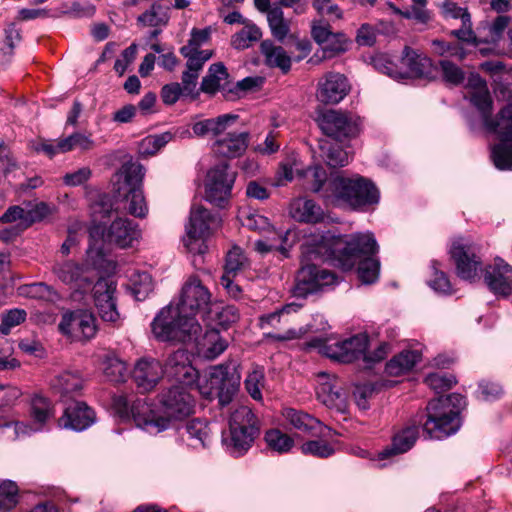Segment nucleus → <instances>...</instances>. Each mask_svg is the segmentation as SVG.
Wrapping results in <instances>:
<instances>
[{"mask_svg": "<svg viewBox=\"0 0 512 512\" xmlns=\"http://www.w3.org/2000/svg\"><path fill=\"white\" fill-rule=\"evenodd\" d=\"M192 386L171 385L157 395V404L145 398L131 401L118 396L114 406L121 417H132L136 426L151 435H157L175 426L194 413L195 399L190 393Z\"/></svg>", "mask_w": 512, "mask_h": 512, "instance_id": "f257e3e1", "label": "nucleus"}, {"mask_svg": "<svg viewBox=\"0 0 512 512\" xmlns=\"http://www.w3.org/2000/svg\"><path fill=\"white\" fill-rule=\"evenodd\" d=\"M306 246L309 254L332 256L343 270H350L357 264L358 278L363 284H373L379 278L380 262L375 257L379 247L370 232L339 236L319 234L315 239H307Z\"/></svg>", "mask_w": 512, "mask_h": 512, "instance_id": "f03ea898", "label": "nucleus"}, {"mask_svg": "<svg viewBox=\"0 0 512 512\" xmlns=\"http://www.w3.org/2000/svg\"><path fill=\"white\" fill-rule=\"evenodd\" d=\"M471 89L470 101L482 115L485 128L496 133L501 143L492 149L491 157L494 165L500 170L512 168V102L502 108L495 119H491L493 101L487 83L478 74L468 78Z\"/></svg>", "mask_w": 512, "mask_h": 512, "instance_id": "7ed1b4c3", "label": "nucleus"}, {"mask_svg": "<svg viewBox=\"0 0 512 512\" xmlns=\"http://www.w3.org/2000/svg\"><path fill=\"white\" fill-rule=\"evenodd\" d=\"M466 405L461 394L452 393L431 400L427 405V419L423 430L431 439H443L460 428L459 413Z\"/></svg>", "mask_w": 512, "mask_h": 512, "instance_id": "20e7f679", "label": "nucleus"}, {"mask_svg": "<svg viewBox=\"0 0 512 512\" xmlns=\"http://www.w3.org/2000/svg\"><path fill=\"white\" fill-rule=\"evenodd\" d=\"M145 168L140 163H124L116 173L114 192L117 197H124L128 203L126 209L134 217L144 218L148 206L142 190Z\"/></svg>", "mask_w": 512, "mask_h": 512, "instance_id": "39448f33", "label": "nucleus"}, {"mask_svg": "<svg viewBox=\"0 0 512 512\" xmlns=\"http://www.w3.org/2000/svg\"><path fill=\"white\" fill-rule=\"evenodd\" d=\"M259 434V421L248 406H239L230 415L229 432L223 436L226 450L235 457L244 455Z\"/></svg>", "mask_w": 512, "mask_h": 512, "instance_id": "423d86ee", "label": "nucleus"}, {"mask_svg": "<svg viewBox=\"0 0 512 512\" xmlns=\"http://www.w3.org/2000/svg\"><path fill=\"white\" fill-rule=\"evenodd\" d=\"M331 193L325 192L324 198L332 202H344L353 208L373 205L379 201V191L368 179L355 176L345 178L337 176L329 183Z\"/></svg>", "mask_w": 512, "mask_h": 512, "instance_id": "0eeeda50", "label": "nucleus"}, {"mask_svg": "<svg viewBox=\"0 0 512 512\" xmlns=\"http://www.w3.org/2000/svg\"><path fill=\"white\" fill-rule=\"evenodd\" d=\"M141 236L138 225L124 217L116 218L109 226L106 233L100 225H94L89 229L90 244L86 251L89 259L96 264V259L103 257L102 241L114 243L121 248L130 247Z\"/></svg>", "mask_w": 512, "mask_h": 512, "instance_id": "6e6552de", "label": "nucleus"}, {"mask_svg": "<svg viewBox=\"0 0 512 512\" xmlns=\"http://www.w3.org/2000/svg\"><path fill=\"white\" fill-rule=\"evenodd\" d=\"M239 384L240 375L237 372V365L229 362L211 367L199 379L197 388L205 398L218 397L219 403L224 406L231 402Z\"/></svg>", "mask_w": 512, "mask_h": 512, "instance_id": "1a4fd4ad", "label": "nucleus"}, {"mask_svg": "<svg viewBox=\"0 0 512 512\" xmlns=\"http://www.w3.org/2000/svg\"><path fill=\"white\" fill-rule=\"evenodd\" d=\"M374 67L392 78H420L431 72L432 62L421 51L405 46L398 62L386 55H378L373 59Z\"/></svg>", "mask_w": 512, "mask_h": 512, "instance_id": "9d476101", "label": "nucleus"}, {"mask_svg": "<svg viewBox=\"0 0 512 512\" xmlns=\"http://www.w3.org/2000/svg\"><path fill=\"white\" fill-rule=\"evenodd\" d=\"M201 330L198 321L185 319L172 304L163 308L152 322V332L160 341L189 342Z\"/></svg>", "mask_w": 512, "mask_h": 512, "instance_id": "9b49d317", "label": "nucleus"}, {"mask_svg": "<svg viewBox=\"0 0 512 512\" xmlns=\"http://www.w3.org/2000/svg\"><path fill=\"white\" fill-rule=\"evenodd\" d=\"M52 273L71 289L70 298L74 302H83L95 284V271L85 264L73 260L55 262Z\"/></svg>", "mask_w": 512, "mask_h": 512, "instance_id": "f8f14e48", "label": "nucleus"}, {"mask_svg": "<svg viewBox=\"0 0 512 512\" xmlns=\"http://www.w3.org/2000/svg\"><path fill=\"white\" fill-rule=\"evenodd\" d=\"M220 226V219L201 205H195L190 212L183 245L192 254H204L206 239Z\"/></svg>", "mask_w": 512, "mask_h": 512, "instance_id": "ddd939ff", "label": "nucleus"}, {"mask_svg": "<svg viewBox=\"0 0 512 512\" xmlns=\"http://www.w3.org/2000/svg\"><path fill=\"white\" fill-rule=\"evenodd\" d=\"M316 121L323 134L340 142L351 140L360 133V118L347 111L324 110Z\"/></svg>", "mask_w": 512, "mask_h": 512, "instance_id": "4468645a", "label": "nucleus"}, {"mask_svg": "<svg viewBox=\"0 0 512 512\" xmlns=\"http://www.w3.org/2000/svg\"><path fill=\"white\" fill-rule=\"evenodd\" d=\"M368 344V335L360 333L335 343H328L324 339L317 338L312 340L309 346L319 348L322 354L333 360L342 363H351L360 358L364 360Z\"/></svg>", "mask_w": 512, "mask_h": 512, "instance_id": "2eb2a0df", "label": "nucleus"}, {"mask_svg": "<svg viewBox=\"0 0 512 512\" xmlns=\"http://www.w3.org/2000/svg\"><path fill=\"white\" fill-rule=\"evenodd\" d=\"M311 35L321 47V52L315 53L310 59L314 64L338 57L349 49L350 42L345 34L332 32L330 25L322 20L312 22Z\"/></svg>", "mask_w": 512, "mask_h": 512, "instance_id": "dca6fc26", "label": "nucleus"}, {"mask_svg": "<svg viewBox=\"0 0 512 512\" xmlns=\"http://www.w3.org/2000/svg\"><path fill=\"white\" fill-rule=\"evenodd\" d=\"M92 298L100 319L113 326L122 324V315L118 310L116 283L107 278H101L92 286Z\"/></svg>", "mask_w": 512, "mask_h": 512, "instance_id": "f3484780", "label": "nucleus"}, {"mask_svg": "<svg viewBox=\"0 0 512 512\" xmlns=\"http://www.w3.org/2000/svg\"><path fill=\"white\" fill-rule=\"evenodd\" d=\"M236 173L227 163L213 166L205 180V197L210 203L223 207L231 197Z\"/></svg>", "mask_w": 512, "mask_h": 512, "instance_id": "a211bd4d", "label": "nucleus"}, {"mask_svg": "<svg viewBox=\"0 0 512 512\" xmlns=\"http://www.w3.org/2000/svg\"><path fill=\"white\" fill-rule=\"evenodd\" d=\"M211 301V294L207 287L196 278L191 277L181 290L176 312L183 313L185 319L197 321L195 315L205 311Z\"/></svg>", "mask_w": 512, "mask_h": 512, "instance_id": "6ab92c4d", "label": "nucleus"}, {"mask_svg": "<svg viewBox=\"0 0 512 512\" xmlns=\"http://www.w3.org/2000/svg\"><path fill=\"white\" fill-rule=\"evenodd\" d=\"M450 255L455 263L456 273L461 279L472 282L478 278L482 261L474 243L459 238L453 242Z\"/></svg>", "mask_w": 512, "mask_h": 512, "instance_id": "aec40b11", "label": "nucleus"}, {"mask_svg": "<svg viewBox=\"0 0 512 512\" xmlns=\"http://www.w3.org/2000/svg\"><path fill=\"white\" fill-rule=\"evenodd\" d=\"M58 328L62 334L75 340L87 341L96 335V318L89 310L69 311L62 315Z\"/></svg>", "mask_w": 512, "mask_h": 512, "instance_id": "412c9836", "label": "nucleus"}, {"mask_svg": "<svg viewBox=\"0 0 512 512\" xmlns=\"http://www.w3.org/2000/svg\"><path fill=\"white\" fill-rule=\"evenodd\" d=\"M337 277L334 273L319 268L315 264L302 265L296 278V293L299 296H307L317 293L325 287L337 283Z\"/></svg>", "mask_w": 512, "mask_h": 512, "instance_id": "4be33fe9", "label": "nucleus"}, {"mask_svg": "<svg viewBox=\"0 0 512 512\" xmlns=\"http://www.w3.org/2000/svg\"><path fill=\"white\" fill-rule=\"evenodd\" d=\"M163 366V374L179 382V385L192 386L198 378V372L193 367L191 354L179 349L168 356Z\"/></svg>", "mask_w": 512, "mask_h": 512, "instance_id": "5701e85b", "label": "nucleus"}, {"mask_svg": "<svg viewBox=\"0 0 512 512\" xmlns=\"http://www.w3.org/2000/svg\"><path fill=\"white\" fill-rule=\"evenodd\" d=\"M484 280L489 289L497 296L508 297L512 294V266L502 258L485 268Z\"/></svg>", "mask_w": 512, "mask_h": 512, "instance_id": "b1692460", "label": "nucleus"}, {"mask_svg": "<svg viewBox=\"0 0 512 512\" xmlns=\"http://www.w3.org/2000/svg\"><path fill=\"white\" fill-rule=\"evenodd\" d=\"M349 92L347 78L337 72H328L318 82L317 99L325 104H337Z\"/></svg>", "mask_w": 512, "mask_h": 512, "instance_id": "393cba45", "label": "nucleus"}, {"mask_svg": "<svg viewBox=\"0 0 512 512\" xmlns=\"http://www.w3.org/2000/svg\"><path fill=\"white\" fill-rule=\"evenodd\" d=\"M163 366L154 358H141L135 364L132 378L141 392L152 391L163 377Z\"/></svg>", "mask_w": 512, "mask_h": 512, "instance_id": "a878e982", "label": "nucleus"}, {"mask_svg": "<svg viewBox=\"0 0 512 512\" xmlns=\"http://www.w3.org/2000/svg\"><path fill=\"white\" fill-rule=\"evenodd\" d=\"M95 422L94 411L84 402L70 403L59 419V426L74 431H83Z\"/></svg>", "mask_w": 512, "mask_h": 512, "instance_id": "bb28decb", "label": "nucleus"}, {"mask_svg": "<svg viewBox=\"0 0 512 512\" xmlns=\"http://www.w3.org/2000/svg\"><path fill=\"white\" fill-rule=\"evenodd\" d=\"M249 143L248 132H225L212 144V150L218 156L224 158H237L242 156Z\"/></svg>", "mask_w": 512, "mask_h": 512, "instance_id": "cd10ccee", "label": "nucleus"}, {"mask_svg": "<svg viewBox=\"0 0 512 512\" xmlns=\"http://www.w3.org/2000/svg\"><path fill=\"white\" fill-rule=\"evenodd\" d=\"M236 114H222L215 118L201 119L191 126L193 135L200 138L217 140L238 120Z\"/></svg>", "mask_w": 512, "mask_h": 512, "instance_id": "c85d7f7f", "label": "nucleus"}, {"mask_svg": "<svg viewBox=\"0 0 512 512\" xmlns=\"http://www.w3.org/2000/svg\"><path fill=\"white\" fill-rule=\"evenodd\" d=\"M192 341L196 344L197 353L208 360L217 358L228 347V341L215 329L207 330L201 336L198 332L193 336Z\"/></svg>", "mask_w": 512, "mask_h": 512, "instance_id": "c756f323", "label": "nucleus"}, {"mask_svg": "<svg viewBox=\"0 0 512 512\" xmlns=\"http://www.w3.org/2000/svg\"><path fill=\"white\" fill-rule=\"evenodd\" d=\"M230 76L223 63L212 64L205 77H203L200 89L202 92L214 95L219 91L233 92L229 87Z\"/></svg>", "mask_w": 512, "mask_h": 512, "instance_id": "7c9ffc66", "label": "nucleus"}, {"mask_svg": "<svg viewBox=\"0 0 512 512\" xmlns=\"http://www.w3.org/2000/svg\"><path fill=\"white\" fill-rule=\"evenodd\" d=\"M52 390L61 397H72L84 387V379L78 370H64L50 382Z\"/></svg>", "mask_w": 512, "mask_h": 512, "instance_id": "2f4dec72", "label": "nucleus"}, {"mask_svg": "<svg viewBox=\"0 0 512 512\" xmlns=\"http://www.w3.org/2000/svg\"><path fill=\"white\" fill-rule=\"evenodd\" d=\"M283 417L289 425L302 432L312 433L318 430V434L321 436H328L332 432L329 427L323 426L316 418L293 408L284 409Z\"/></svg>", "mask_w": 512, "mask_h": 512, "instance_id": "473e14b6", "label": "nucleus"}, {"mask_svg": "<svg viewBox=\"0 0 512 512\" xmlns=\"http://www.w3.org/2000/svg\"><path fill=\"white\" fill-rule=\"evenodd\" d=\"M419 436V429L416 425H408L399 430L392 438V443L381 453V458H387L392 455H398L410 450Z\"/></svg>", "mask_w": 512, "mask_h": 512, "instance_id": "72a5a7b5", "label": "nucleus"}, {"mask_svg": "<svg viewBox=\"0 0 512 512\" xmlns=\"http://www.w3.org/2000/svg\"><path fill=\"white\" fill-rule=\"evenodd\" d=\"M316 393L318 400L329 409L340 413L347 412V398L341 387L331 382H323L317 387Z\"/></svg>", "mask_w": 512, "mask_h": 512, "instance_id": "f704fd0d", "label": "nucleus"}, {"mask_svg": "<svg viewBox=\"0 0 512 512\" xmlns=\"http://www.w3.org/2000/svg\"><path fill=\"white\" fill-rule=\"evenodd\" d=\"M180 436L188 446L194 449L204 448L210 441L209 426L205 421L193 419L186 423Z\"/></svg>", "mask_w": 512, "mask_h": 512, "instance_id": "c9c22d12", "label": "nucleus"}, {"mask_svg": "<svg viewBox=\"0 0 512 512\" xmlns=\"http://www.w3.org/2000/svg\"><path fill=\"white\" fill-rule=\"evenodd\" d=\"M260 51L267 66L278 68L284 74L290 71L292 59L282 46H277L272 41L265 40L260 45Z\"/></svg>", "mask_w": 512, "mask_h": 512, "instance_id": "e433bc0d", "label": "nucleus"}, {"mask_svg": "<svg viewBox=\"0 0 512 512\" xmlns=\"http://www.w3.org/2000/svg\"><path fill=\"white\" fill-rule=\"evenodd\" d=\"M290 213L299 222L318 223L323 220L322 208L310 199L300 198L293 201Z\"/></svg>", "mask_w": 512, "mask_h": 512, "instance_id": "4c0bfd02", "label": "nucleus"}, {"mask_svg": "<svg viewBox=\"0 0 512 512\" xmlns=\"http://www.w3.org/2000/svg\"><path fill=\"white\" fill-rule=\"evenodd\" d=\"M421 359V354L414 350H405L395 355L385 367L389 376H400L412 370Z\"/></svg>", "mask_w": 512, "mask_h": 512, "instance_id": "58836bf2", "label": "nucleus"}, {"mask_svg": "<svg viewBox=\"0 0 512 512\" xmlns=\"http://www.w3.org/2000/svg\"><path fill=\"white\" fill-rule=\"evenodd\" d=\"M100 368L103 375L110 382H121L124 380L127 367L114 352H107L100 356Z\"/></svg>", "mask_w": 512, "mask_h": 512, "instance_id": "ea45409f", "label": "nucleus"}, {"mask_svg": "<svg viewBox=\"0 0 512 512\" xmlns=\"http://www.w3.org/2000/svg\"><path fill=\"white\" fill-rule=\"evenodd\" d=\"M273 237L267 239H259L255 241L254 247L257 252L260 254H266L273 250L279 251L284 257H288L289 247L291 244H288L289 237L291 235L290 230H286L285 232H276L273 231Z\"/></svg>", "mask_w": 512, "mask_h": 512, "instance_id": "a19ab883", "label": "nucleus"}, {"mask_svg": "<svg viewBox=\"0 0 512 512\" xmlns=\"http://www.w3.org/2000/svg\"><path fill=\"white\" fill-rule=\"evenodd\" d=\"M17 292L20 296L47 302H56L60 299L59 293L52 286L44 282L21 285L18 287Z\"/></svg>", "mask_w": 512, "mask_h": 512, "instance_id": "79ce46f5", "label": "nucleus"}, {"mask_svg": "<svg viewBox=\"0 0 512 512\" xmlns=\"http://www.w3.org/2000/svg\"><path fill=\"white\" fill-rule=\"evenodd\" d=\"M262 37L261 29L251 20L243 28L232 35L231 46L236 50H244L258 42Z\"/></svg>", "mask_w": 512, "mask_h": 512, "instance_id": "37998d69", "label": "nucleus"}, {"mask_svg": "<svg viewBox=\"0 0 512 512\" xmlns=\"http://www.w3.org/2000/svg\"><path fill=\"white\" fill-rule=\"evenodd\" d=\"M169 7L162 0L155 1L151 7L138 17V22L144 26H165L169 21Z\"/></svg>", "mask_w": 512, "mask_h": 512, "instance_id": "c03bdc74", "label": "nucleus"}, {"mask_svg": "<svg viewBox=\"0 0 512 512\" xmlns=\"http://www.w3.org/2000/svg\"><path fill=\"white\" fill-rule=\"evenodd\" d=\"M320 156L330 167H343L350 161V155L340 146L330 143L327 140L319 142Z\"/></svg>", "mask_w": 512, "mask_h": 512, "instance_id": "a18cd8bd", "label": "nucleus"}, {"mask_svg": "<svg viewBox=\"0 0 512 512\" xmlns=\"http://www.w3.org/2000/svg\"><path fill=\"white\" fill-rule=\"evenodd\" d=\"M128 287L135 299L142 301L153 290L152 278L147 272H133L129 277Z\"/></svg>", "mask_w": 512, "mask_h": 512, "instance_id": "49530a36", "label": "nucleus"}, {"mask_svg": "<svg viewBox=\"0 0 512 512\" xmlns=\"http://www.w3.org/2000/svg\"><path fill=\"white\" fill-rule=\"evenodd\" d=\"M31 416L36 425L33 430H40L42 425L53 416L51 402L40 395L33 397L31 401Z\"/></svg>", "mask_w": 512, "mask_h": 512, "instance_id": "de8ad7c7", "label": "nucleus"}, {"mask_svg": "<svg viewBox=\"0 0 512 512\" xmlns=\"http://www.w3.org/2000/svg\"><path fill=\"white\" fill-rule=\"evenodd\" d=\"M248 394L256 401L262 400V390L265 387V371L261 366H253L244 381Z\"/></svg>", "mask_w": 512, "mask_h": 512, "instance_id": "09e8293b", "label": "nucleus"}, {"mask_svg": "<svg viewBox=\"0 0 512 512\" xmlns=\"http://www.w3.org/2000/svg\"><path fill=\"white\" fill-rule=\"evenodd\" d=\"M267 22L271 34L278 41H283L290 32L289 22L284 18V12L280 7H273L267 15Z\"/></svg>", "mask_w": 512, "mask_h": 512, "instance_id": "8fccbe9b", "label": "nucleus"}, {"mask_svg": "<svg viewBox=\"0 0 512 512\" xmlns=\"http://www.w3.org/2000/svg\"><path fill=\"white\" fill-rule=\"evenodd\" d=\"M94 146V140L89 135L80 132L73 133L66 138L58 139V147L65 153L74 149L86 152L93 149Z\"/></svg>", "mask_w": 512, "mask_h": 512, "instance_id": "3c124183", "label": "nucleus"}, {"mask_svg": "<svg viewBox=\"0 0 512 512\" xmlns=\"http://www.w3.org/2000/svg\"><path fill=\"white\" fill-rule=\"evenodd\" d=\"M172 138L173 135L170 132L146 136L139 142V154L142 156L155 155L161 148L169 143Z\"/></svg>", "mask_w": 512, "mask_h": 512, "instance_id": "603ef678", "label": "nucleus"}, {"mask_svg": "<svg viewBox=\"0 0 512 512\" xmlns=\"http://www.w3.org/2000/svg\"><path fill=\"white\" fill-rule=\"evenodd\" d=\"M248 267L249 261L243 250L238 246H233L226 255L224 274L236 276Z\"/></svg>", "mask_w": 512, "mask_h": 512, "instance_id": "864d4df0", "label": "nucleus"}, {"mask_svg": "<svg viewBox=\"0 0 512 512\" xmlns=\"http://www.w3.org/2000/svg\"><path fill=\"white\" fill-rule=\"evenodd\" d=\"M267 446L277 453H287L294 446V440L279 429H270L265 433Z\"/></svg>", "mask_w": 512, "mask_h": 512, "instance_id": "5fc2aeb1", "label": "nucleus"}, {"mask_svg": "<svg viewBox=\"0 0 512 512\" xmlns=\"http://www.w3.org/2000/svg\"><path fill=\"white\" fill-rule=\"evenodd\" d=\"M18 503V487L15 482L3 481L0 484V512L12 510Z\"/></svg>", "mask_w": 512, "mask_h": 512, "instance_id": "6e6d98bb", "label": "nucleus"}, {"mask_svg": "<svg viewBox=\"0 0 512 512\" xmlns=\"http://www.w3.org/2000/svg\"><path fill=\"white\" fill-rule=\"evenodd\" d=\"M21 39L20 30L16 28L15 24H9L5 29V45L6 47L0 50V63L7 64L12 55L15 43Z\"/></svg>", "mask_w": 512, "mask_h": 512, "instance_id": "4d7b16f0", "label": "nucleus"}, {"mask_svg": "<svg viewBox=\"0 0 512 512\" xmlns=\"http://www.w3.org/2000/svg\"><path fill=\"white\" fill-rule=\"evenodd\" d=\"M301 452L319 458H327L334 454L332 445L323 440H311L302 444Z\"/></svg>", "mask_w": 512, "mask_h": 512, "instance_id": "13d9d810", "label": "nucleus"}, {"mask_svg": "<svg viewBox=\"0 0 512 512\" xmlns=\"http://www.w3.org/2000/svg\"><path fill=\"white\" fill-rule=\"evenodd\" d=\"M210 38V29H192L188 44L180 49L182 55H189L190 51H201L199 48Z\"/></svg>", "mask_w": 512, "mask_h": 512, "instance_id": "bf43d9fd", "label": "nucleus"}, {"mask_svg": "<svg viewBox=\"0 0 512 512\" xmlns=\"http://www.w3.org/2000/svg\"><path fill=\"white\" fill-rule=\"evenodd\" d=\"M240 220L242 225L250 230L261 232L266 231L270 227L268 218L256 212H242Z\"/></svg>", "mask_w": 512, "mask_h": 512, "instance_id": "052dcab7", "label": "nucleus"}, {"mask_svg": "<svg viewBox=\"0 0 512 512\" xmlns=\"http://www.w3.org/2000/svg\"><path fill=\"white\" fill-rule=\"evenodd\" d=\"M308 172L309 175L313 178L310 187L313 192H322L323 197L325 192L331 193L329 183L332 181V179L329 182H327V174L322 167H312L308 170Z\"/></svg>", "mask_w": 512, "mask_h": 512, "instance_id": "680f3d73", "label": "nucleus"}, {"mask_svg": "<svg viewBox=\"0 0 512 512\" xmlns=\"http://www.w3.org/2000/svg\"><path fill=\"white\" fill-rule=\"evenodd\" d=\"M425 383L436 393H440L450 389L456 383V380L453 376L437 372L427 375Z\"/></svg>", "mask_w": 512, "mask_h": 512, "instance_id": "e2e57ef3", "label": "nucleus"}, {"mask_svg": "<svg viewBox=\"0 0 512 512\" xmlns=\"http://www.w3.org/2000/svg\"><path fill=\"white\" fill-rule=\"evenodd\" d=\"M433 279L429 281L430 287L439 293L450 294L452 292L451 284L444 272L439 271L438 262H432Z\"/></svg>", "mask_w": 512, "mask_h": 512, "instance_id": "0e129e2a", "label": "nucleus"}, {"mask_svg": "<svg viewBox=\"0 0 512 512\" xmlns=\"http://www.w3.org/2000/svg\"><path fill=\"white\" fill-rule=\"evenodd\" d=\"M187 58L186 69L200 73L206 61L212 57V51H190L189 55H183Z\"/></svg>", "mask_w": 512, "mask_h": 512, "instance_id": "69168bd1", "label": "nucleus"}, {"mask_svg": "<svg viewBox=\"0 0 512 512\" xmlns=\"http://www.w3.org/2000/svg\"><path fill=\"white\" fill-rule=\"evenodd\" d=\"M461 23V28L452 30L450 34L461 42L477 45L479 42L472 30L471 17L466 16L465 20L461 21Z\"/></svg>", "mask_w": 512, "mask_h": 512, "instance_id": "338daca9", "label": "nucleus"}, {"mask_svg": "<svg viewBox=\"0 0 512 512\" xmlns=\"http://www.w3.org/2000/svg\"><path fill=\"white\" fill-rule=\"evenodd\" d=\"M27 313L23 309H11L7 311L2 318L0 331L7 334L11 327L17 326L25 321Z\"/></svg>", "mask_w": 512, "mask_h": 512, "instance_id": "774afa93", "label": "nucleus"}]
</instances>
